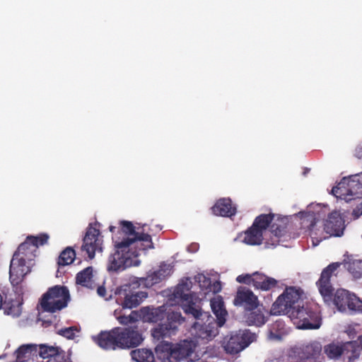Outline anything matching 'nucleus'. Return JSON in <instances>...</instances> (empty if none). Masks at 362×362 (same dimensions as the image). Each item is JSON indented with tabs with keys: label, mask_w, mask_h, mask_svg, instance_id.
Returning <instances> with one entry per match:
<instances>
[{
	"label": "nucleus",
	"mask_w": 362,
	"mask_h": 362,
	"mask_svg": "<svg viewBox=\"0 0 362 362\" xmlns=\"http://www.w3.org/2000/svg\"><path fill=\"white\" fill-rule=\"evenodd\" d=\"M119 226H110L115 252L108 258L107 269L109 272L123 271L127 267L138 266L137 259L141 251L154 248L151 236L139 231L129 221H120Z\"/></svg>",
	"instance_id": "f257e3e1"
},
{
	"label": "nucleus",
	"mask_w": 362,
	"mask_h": 362,
	"mask_svg": "<svg viewBox=\"0 0 362 362\" xmlns=\"http://www.w3.org/2000/svg\"><path fill=\"white\" fill-rule=\"evenodd\" d=\"M21 243L13 254L10 264L9 279L14 293L18 296L16 300L4 303V313L13 317H18L22 312L23 304V257H20Z\"/></svg>",
	"instance_id": "f03ea898"
},
{
	"label": "nucleus",
	"mask_w": 362,
	"mask_h": 362,
	"mask_svg": "<svg viewBox=\"0 0 362 362\" xmlns=\"http://www.w3.org/2000/svg\"><path fill=\"white\" fill-rule=\"evenodd\" d=\"M193 351V343L190 340H183L177 344L161 341L155 349L156 359L159 362H180L190 356Z\"/></svg>",
	"instance_id": "7ed1b4c3"
},
{
	"label": "nucleus",
	"mask_w": 362,
	"mask_h": 362,
	"mask_svg": "<svg viewBox=\"0 0 362 362\" xmlns=\"http://www.w3.org/2000/svg\"><path fill=\"white\" fill-rule=\"evenodd\" d=\"M197 314L192 315L196 321L192 326L191 334L195 339L211 341L218 334L220 327L209 313L203 312L200 307H197Z\"/></svg>",
	"instance_id": "20e7f679"
},
{
	"label": "nucleus",
	"mask_w": 362,
	"mask_h": 362,
	"mask_svg": "<svg viewBox=\"0 0 362 362\" xmlns=\"http://www.w3.org/2000/svg\"><path fill=\"white\" fill-rule=\"evenodd\" d=\"M303 293L300 288H296L294 286L287 287L272 304L270 314L272 315H286L289 317L291 313L300 305Z\"/></svg>",
	"instance_id": "39448f33"
},
{
	"label": "nucleus",
	"mask_w": 362,
	"mask_h": 362,
	"mask_svg": "<svg viewBox=\"0 0 362 362\" xmlns=\"http://www.w3.org/2000/svg\"><path fill=\"white\" fill-rule=\"evenodd\" d=\"M70 300L69 291L64 286H54L43 294L40 305L43 311L55 313L66 307Z\"/></svg>",
	"instance_id": "423d86ee"
},
{
	"label": "nucleus",
	"mask_w": 362,
	"mask_h": 362,
	"mask_svg": "<svg viewBox=\"0 0 362 362\" xmlns=\"http://www.w3.org/2000/svg\"><path fill=\"white\" fill-rule=\"evenodd\" d=\"M289 317L298 320V327L301 329H318L321 325L320 311L315 304L306 303L300 305L291 313Z\"/></svg>",
	"instance_id": "0eeeda50"
},
{
	"label": "nucleus",
	"mask_w": 362,
	"mask_h": 362,
	"mask_svg": "<svg viewBox=\"0 0 362 362\" xmlns=\"http://www.w3.org/2000/svg\"><path fill=\"white\" fill-rule=\"evenodd\" d=\"M49 235L46 233L37 235H28L24 240V267L27 270L24 272V276L31 272L35 265V257L40 246L48 244Z\"/></svg>",
	"instance_id": "6e6552de"
},
{
	"label": "nucleus",
	"mask_w": 362,
	"mask_h": 362,
	"mask_svg": "<svg viewBox=\"0 0 362 362\" xmlns=\"http://www.w3.org/2000/svg\"><path fill=\"white\" fill-rule=\"evenodd\" d=\"M334 305L339 311L347 310L362 313V300L354 293L344 288L337 289L333 292L332 300Z\"/></svg>",
	"instance_id": "1a4fd4ad"
},
{
	"label": "nucleus",
	"mask_w": 362,
	"mask_h": 362,
	"mask_svg": "<svg viewBox=\"0 0 362 362\" xmlns=\"http://www.w3.org/2000/svg\"><path fill=\"white\" fill-rule=\"evenodd\" d=\"M340 267L339 262H332L326 267L321 272L320 279L317 281L316 285L324 301L330 304L332 300L334 288L331 283V278L337 276L335 272Z\"/></svg>",
	"instance_id": "9d476101"
},
{
	"label": "nucleus",
	"mask_w": 362,
	"mask_h": 362,
	"mask_svg": "<svg viewBox=\"0 0 362 362\" xmlns=\"http://www.w3.org/2000/svg\"><path fill=\"white\" fill-rule=\"evenodd\" d=\"M190 284L191 282L187 281L181 282L176 286L173 293L175 298L181 300L182 308L187 315L197 314V308L199 307L197 303L198 298L194 293L189 292Z\"/></svg>",
	"instance_id": "9b49d317"
},
{
	"label": "nucleus",
	"mask_w": 362,
	"mask_h": 362,
	"mask_svg": "<svg viewBox=\"0 0 362 362\" xmlns=\"http://www.w3.org/2000/svg\"><path fill=\"white\" fill-rule=\"evenodd\" d=\"M332 192L337 197L362 194V172L349 177H344L337 186L332 188Z\"/></svg>",
	"instance_id": "f8f14e48"
},
{
	"label": "nucleus",
	"mask_w": 362,
	"mask_h": 362,
	"mask_svg": "<svg viewBox=\"0 0 362 362\" xmlns=\"http://www.w3.org/2000/svg\"><path fill=\"white\" fill-rule=\"evenodd\" d=\"M184 321L185 318L180 312L173 311L168 313L165 323L158 324L151 330L152 337L156 340L169 337Z\"/></svg>",
	"instance_id": "ddd939ff"
},
{
	"label": "nucleus",
	"mask_w": 362,
	"mask_h": 362,
	"mask_svg": "<svg viewBox=\"0 0 362 362\" xmlns=\"http://www.w3.org/2000/svg\"><path fill=\"white\" fill-rule=\"evenodd\" d=\"M103 243L100 230L93 227L92 223L89 224L83 239L82 250L86 252L88 257L91 259L94 258L96 252L103 251Z\"/></svg>",
	"instance_id": "4468645a"
},
{
	"label": "nucleus",
	"mask_w": 362,
	"mask_h": 362,
	"mask_svg": "<svg viewBox=\"0 0 362 362\" xmlns=\"http://www.w3.org/2000/svg\"><path fill=\"white\" fill-rule=\"evenodd\" d=\"M291 351L301 361L320 362V360L323 358L322 346L320 341L315 340L296 346L292 348Z\"/></svg>",
	"instance_id": "2eb2a0df"
},
{
	"label": "nucleus",
	"mask_w": 362,
	"mask_h": 362,
	"mask_svg": "<svg viewBox=\"0 0 362 362\" xmlns=\"http://www.w3.org/2000/svg\"><path fill=\"white\" fill-rule=\"evenodd\" d=\"M255 334L247 329L240 330L232 334L223 346L226 353L235 354L248 346L255 339Z\"/></svg>",
	"instance_id": "dca6fc26"
},
{
	"label": "nucleus",
	"mask_w": 362,
	"mask_h": 362,
	"mask_svg": "<svg viewBox=\"0 0 362 362\" xmlns=\"http://www.w3.org/2000/svg\"><path fill=\"white\" fill-rule=\"evenodd\" d=\"M119 349H131L138 346L144 339L137 326L127 327H117Z\"/></svg>",
	"instance_id": "f3484780"
},
{
	"label": "nucleus",
	"mask_w": 362,
	"mask_h": 362,
	"mask_svg": "<svg viewBox=\"0 0 362 362\" xmlns=\"http://www.w3.org/2000/svg\"><path fill=\"white\" fill-rule=\"evenodd\" d=\"M119 304L123 308L132 309L139 305L147 298L146 292L134 291L130 285H124L118 290Z\"/></svg>",
	"instance_id": "a211bd4d"
},
{
	"label": "nucleus",
	"mask_w": 362,
	"mask_h": 362,
	"mask_svg": "<svg viewBox=\"0 0 362 362\" xmlns=\"http://www.w3.org/2000/svg\"><path fill=\"white\" fill-rule=\"evenodd\" d=\"M168 306L163 305L156 308L154 307H143L139 311V317L144 322L157 323L167 319L168 313L171 312L167 311Z\"/></svg>",
	"instance_id": "6ab92c4d"
},
{
	"label": "nucleus",
	"mask_w": 362,
	"mask_h": 362,
	"mask_svg": "<svg viewBox=\"0 0 362 362\" xmlns=\"http://www.w3.org/2000/svg\"><path fill=\"white\" fill-rule=\"evenodd\" d=\"M233 303L235 306L243 307L245 312L251 308L257 307L259 301L257 296L250 288L240 286L236 292Z\"/></svg>",
	"instance_id": "aec40b11"
},
{
	"label": "nucleus",
	"mask_w": 362,
	"mask_h": 362,
	"mask_svg": "<svg viewBox=\"0 0 362 362\" xmlns=\"http://www.w3.org/2000/svg\"><path fill=\"white\" fill-rule=\"evenodd\" d=\"M117 327L110 331H102L93 339L100 348L105 350L119 349Z\"/></svg>",
	"instance_id": "412c9836"
},
{
	"label": "nucleus",
	"mask_w": 362,
	"mask_h": 362,
	"mask_svg": "<svg viewBox=\"0 0 362 362\" xmlns=\"http://www.w3.org/2000/svg\"><path fill=\"white\" fill-rule=\"evenodd\" d=\"M57 346H50L47 344L39 345V349L36 344H24V362H28V360H25L26 358L30 356L37 358V356L43 359H49L56 354V349Z\"/></svg>",
	"instance_id": "4be33fe9"
},
{
	"label": "nucleus",
	"mask_w": 362,
	"mask_h": 362,
	"mask_svg": "<svg viewBox=\"0 0 362 362\" xmlns=\"http://www.w3.org/2000/svg\"><path fill=\"white\" fill-rule=\"evenodd\" d=\"M269 315L270 313H269L262 305L259 304L257 307L245 312V322L248 326L259 327L268 321Z\"/></svg>",
	"instance_id": "5701e85b"
},
{
	"label": "nucleus",
	"mask_w": 362,
	"mask_h": 362,
	"mask_svg": "<svg viewBox=\"0 0 362 362\" xmlns=\"http://www.w3.org/2000/svg\"><path fill=\"white\" fill-rule=\"evenodd\" d=\"M344 229V221L338 211L330 213L324 223V230L328 235L341 236Z\"/></svg>",
	"instance_id": "b1692460"
},
{
	"label": "nucleus",
	"mask_w": 362,
	"mask_h": 362,
	"mask_svg": "<svg viewBox=\"0 0 362 362\" xmlns=\"http://www.w3.org/2000/svg\"><path fill=\"white\" fill-rule=\"evenodd\" d=\"M354 344L349 343H330L324 346V352L327 356L330 359H338L342 355L349 358V355H351V349Z\"/></svg>",
	"instance_id": "393cba45"
},
{
	"label": "nucleus",
	"mask_w": 362,
	"mask_h": 362,
	"mask_svg": "<svg viewBox=\"0 0 362 362\" xmlns=\"http://www.w3.org/2000/svg\"><path fill=\"white\" fill-rule=\"evenodd\" d=\"M211 211L216 216L231 217L236 214V207L230 198H221L211 207Z\"/></svg>",
	"instance_id": "a878e982"
},
{
	"label": "nucleus",
	"mask_w": 362,
	"mask_h": 362,
	"mask_svg": "<svg viewBox=\"0 0 362 362\" xmlns=\"http://www.w3.org/2000/svg\"><path fill=\"white\" fill-rule=\"evenodd\" d=\"M210 305L212 311L216 317V322L219 327H222L226 320L228 312L225 308L224 302L221 296H217L211 300Z\"/></svg>",
	"instance_id": "bb28decb"
},
{
	"label": "nucleus",
	"mask_w": 362,
	"mask_h": 362,
	"mask_svg": "<svg viewBox=\"0 0 362 362\" xmlns=\"http://www.w3.org/2000/svg\"><path fill=\"white\" fill-rule=\"evenodd\" d=\"M253 276V286L256 289L269 291L275 287L277 284V281L275 279L267 276L266 275L257 272H254Z\"/></svg>",
	"instance_id": "cd10ccee"
},
{
	"label": "nucleus",
	"mask_w": 362,
	"mask_h": 362,
	"mask_svg": "<svg viewBox=\"0 0 362 362\" xmlns=\"http://www.w3.org/2000/svg\"><path fill=\"white\" fill-rule=\"evenodd\" d=\"M288 220L286 217L278 218L276 221L271 226V233L274 236L276 243H279L280 238L287 233Z\"/></svg>",
	"instance_id": "c85d7f7f"
},
{
	"label": "nucleus",
	"mask_w": 362,
	"mask_h": 362,
	"mask_svg": "<svg viewBox=\"0 0 362 362\" xmlns=\"http://www.w3.org/2000/svg\"><path fill=\"white\" fill-rule=\"evenodd\" d=\"M285 334H286V329L283 320H278L270 325L268 331L270 339L280 341Z\"/></svg>",
	"instance_id": "c756f323"
},
{
	"label": "nucleus",
	"mask_w": 362,
	"mask_h": 362,
	"mask_svg": "<svg viewBox=\"0 0 362 362\" xmlns=\"http://www.w3.org/2000/svg\"><path fill=\"white\" fill-rule=\"evenodd\" d=\"M263 240V233L252 224L245 233L244 243L251 245H261Z\"/></svg>",
	"instance_id": "7c9ffc66"
},
{
	"label": "nucleus",
	"mask_w": 362,
	"mask_h": 362,
	"mask_svg": "<svg viewBox=\"0 0 362 362\" xmlns=\"http://www.w3.org/2000/svg\"><path fill=\"white\" fill-rule=\"evenodd\" d=\"M76 282L82 286L92 288L93 284V268L88 267L78 272L76 276Z\"/></svg>",
	"instance_id": "2f4dec72"
},
{
	"label": "nucleus",
	"mask_w": 362,
	"mask_h": 362,
	"mask_svg": "<svg viewBox=\"0 0 362 362\" xmlns=\"http://www.w3.org/2000/svg\"><path fill=\"white\" fill-rule=\"evenodd\" d=\"M132 358L136 362H154L155 356L153 352L146 349H139L131 352Z\"/></svg>",
	"instance_id": "473e14b6"
},
{
	"label": "nucleus",
	"mask_w": 362,
	"mask_h": 362,
	"mask_svg": "<svg viewBox=\"0 0 362 362\" xmlns=\"http://www.w3.org/2000/svg\"><path fill=\"white\" fill-rule=\"evenodd\" d=\"M275 214L272 213L268 214H260L255 218L252 224L263 233V230L267 229L269 224L272 223Z\"/></svg>",
	"instance_id": "72a5a7b5"
},
{
	"label": "nucleus",
	"mask_w": 362,
	"mask_h": 362,
	"mask_svg": "<svg viewBox=\"0 0 362 362\" xmlns=\"http://www.w3.org/2000/svg\"><path fill=\"white\" fill-rule=\"evenodd\" d=\"M75 257V250L71 247H67L60 253L57 263L59 266L69 265L74 262Z\"/></svg>",
	"instance_id": "f704fd0d"
},
{
	"label": "nucleus",
	"mask_w": 362,
	"mask_h": 362,
	"mask_svg": "<svg viewBox=\"0 0 362 362\" xmlns=\"http://www.w3.org/2000/svg\"><path fill=\"white\" fill-rule=\"evenodd\" d=\"M347 269L354 279L362 278V261L354 260L349 262Z\"/></svg>",
	"instance_id": "c9c22d12"
},
{
	"label": "nucleus",
	"mask_w": 362,
	"mask_h": 362,
	"mask_svg": "<svg viewBox=\"0 0 362 362\" xmlns=\"http://www.w3.org/2000/svg\"><path fill=\"white\" fill-rule=\"evenodd\" d=\"M348 342L354 344L352 346V349L350 350L351 355H349V360L354 361L359 356L360 352L362 350V335L359 336L357 340Z\"/></svg>",
	"instance_id": "e433bc0d"
},
{
	"label": "nucleus",
	"mask_w": 362,
	"mask_h": 362,
	"mask_svg": "<svg viewBox=\"0 0 362 362\" xmlns=\"http://www.w3.org/2000/svg\"><path fill=\"white\" fill-rule=\"evenodd\" d=\"M55 351L56 354L46 362H67L69 361L70 358L66 356V352L61 347L57 346Z\"/></svg>",
	"instance_id": "4c0bfd02"
},
{
	"label": "nucleus",
	"mask_w": 362,
	"mask_h": 362,
	"mask_svg": "<svg viewBox=\"0 0 362 362\" xmlns=\"http://www.w3.org/2000/svg\"><path fill=\"white\" fill-rule=\"evenodd\" d=\"M138 315L135 311H132V313L128 315H122L118 317V320L122 325H128L129 323L134 322L137 320Z\"/></svg>",
	"instance_id": "58836bf2"
},
{
	"label": "nucleus",
	"mask_w": 362,
	"mask_h": 362,
	"mask_svg": "<svg viewBox=\"0 0 362 362\" xmlns=\"http://www.w3.org/2000/svg\"><path fill=\"white\" fill-rule=\"evenodd\" d=\"M163 280L162 276L157 274V271L148 274L146 279V284L148 286H153L158 284Z\"/></svg>",
	"instance_id": "ea45409f"
},
{
	"label": "nucleus",
	"mask_w": 362,
	"mask_h": 362,
	"mask_svg": "<svg viewBox=\"0 0 362 362\" xmlns=\"http://www.w3.org/2000/svg\"><path fill=\"white\" fill-rule=\"evenodd\" d=\"M172 267L170 264H162L157 270V274L162 276L163 279L170 275Z\"/></svg>",
	"instance_id": "a19ab883"
},
{
	"label": "nucleus",
	"mask_w": 362,
	"mask_h": 362,
	"mask_svg": "<svg viewBox=\"0 0 362 362\" xmlns=\"http://www.w3.org/2000/svg\"><path fill=\"white\" fill-rule=\"evenodd\" d=\"M254 276L252 274H241L237 276L236 281L240 284H245L247 285H253Z\"/></svg>",
	"instance_id": "79ce46f5"
},
{
	"label": "nucleus",
	"mask_w": 362,
	"mask_h": 362,
	"mask_svg": "<svg viewBox=\"0 0 362 362\" xmlns=\"http://www.w3.org/2000/svg\"><path fill=\"white\" fill-rule=\"evenodd\" d=\"M74 327H69L59 329L58 334L67 339H72L74 337Z\"/></svg>",
	"instance_id": "37998d69"
},
{
	"label": "nucleus",
	"mask_w": 362,
	"mask_h": 362,
	"mask_svg": "<svg viewBox=\"0 0 362 362\" xmlns=\"http://www.w3.org/2000/svg\"><path fill=\"white\" fill-rule=\"evenodd\" d=\"M17 353V361L16 362H22L21 361V358L23 357V345H21L16 350Z\"/></svg>",
	"instance_id": "c03bdc74"
},
{
	"label": "nucleus",
	"mask_w": 362,
	"mask_h": 362,
	"mask_svg": "<svg viewBox=\"0 0 362 362\" xmlns=\"http://www.w3.org/2000/svg\"><path fill=\"white\" fill-rule=\"evenodd\" d=\"M97 292L99 296L104 297L106 294V289L103 286H99L97 289Z\"/></svg>",
	"instance_id": "a18cd8bd"
},
{
	"label": "nucleus",
	"mask_w": 362,
	"mask_h": 362,
	"mask_svg": "<svg viewBox=\"0 0 362 362\" xmlns=\"http://www.w3.org/2000/svg\"><path fill=\"white\" fill-rule=\"evenodd\" d=\"M356 154L359 158H362V145L358 146L356 149Z\"/></svg>",
	"instance_id": "49530a36"
},
{
	"label": "nucleus",
	"mask_w": 362,
	"mask_h": 362,
	"mask_svg": "<svg viewBox=\"0 0 362 362\" xmlns=\"http://www.w3.org/2000/svg\"><path fill=\"white\" fill-rule=\"evenodd\" d=\"M3 296L0 294V309L4 306V302H3Z\"/></svg>",
	"instance_id": "de8ad7c7"
},
{
	"label": "nucleus",
	"mask_w": 362,
	"mask_h": 362,
	"mask_svg": "<svg viewBox=\"0 0 362 362\" xmlns=\"http://www.w3.org/2000/svg\"><path fill=\"white\" fill-rule=\"evenodd\" d=\"M310 227H312V228L314 227V223H311Z\"/></svg>",
	"instance_id": "09e8293b"
},
{
	"label": "nucleus",
	"mask_w": 362,
	"mask_h": 362,
	"mask_svg": "<svg viewBox=\"0 0 362 362\" xmlns=\"http://www.w3.org/2000/svg\"><path fill=\"white\" fill-rule=\"evenodd\" d=\"M308 173V168H305V172H304V174H306Z\"/></svg>",
	"instance_id": "8fccbe9b"
},
{
	"label": "nucleus",
	"mask_w": 362,
	"mask_h": 362,
	"mask_svg": "<svg viewBox=\"0 0 362 362\" xmlns=\"http://www.w3.org/2000/svg\"><path fill=\"white\" fill-rule=\"evenodd\" d=\"M308 173V168H305V172H304V174H306Z\"/></svg>",
	"instance_id": "3c124183"
},
{
	"label": "nucleus",
	"mask_w": 362,
	"mask_h": 362,
	"mask_svg": "<svg viewBox=\"0 0 362 362\" xmlns=\"http://www.w3.org/2000/svg\"><path fill=\"white\" fill-rule=\"evenodd\" d=\"M308 173V168H305V172H304V174H306Z\"/></svg>",
	"instance_id": "603ef678"
},
{
	"label": "nucleus",
	"mask_w": 362,
	"mask_h": 362,
	"mask_svg": "<svg viewBox=\"0 0 362 362\" xmlns=\"http://www.w3.org/2000/svg\"><path fill=\"white\" fill-rule=\"evenodd\" d=\"M67 362H71V360L69 359V361H68Z\"/></svg>",
	"instance_id": "864d4df0"
}]
</instances>
